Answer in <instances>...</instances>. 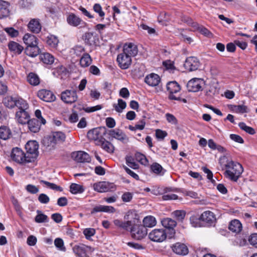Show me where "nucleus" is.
<instances>
[{
  "label": "nucleus",
  "instance_id": "nucleus-44",
  "mask_svg": "<svg viewBox=\"0 0 257 257\" xmlns=\"http://www.w3.org/2000/svg\"><path fill=\"white\" fill-rule=\"evenodd\" d=\"M125 161L126 165L133 169H137L139 167L138 164L135 162L134 158L131 156L125 157Z\"/></svg>",
  "mask_w": 257,
  "mask_h": 257
},
{
  "label": "nucleus",
  "instance_id": "nucleus-64",
  "mask_svg": "<svg viewBox=\"0 0 257 257\" xmlns=\"http://www.w3.org/2000/svg\"><path fill=\"white\" fill-rule=\"evenodd\" d=\"M249 243L255 247H257V233H253L248 237Z\"/></svg>",
  "mask_w": 257,
  "mask_h": 257
},
{
  "label": "nucleus",
  "instance_id": "nucleus-54",
  "mask_svg": "<svg viewBox=\"0 0 257 257\" xmlns=\"http://www.w3.org/2000/svg\"><path fill=\"white\" fill-rule=\"evenodd\" d=\"M191 224L192 226L194 227H200L201 226L200 216L198 217L195 215H193L190 218Z\"/></svg>",
  "mask_w": 257,
  "mask_h": 257
},
{
  "label": "nucleus",
  "instance_id": "nucleus-14",
  "mask_svg": "<svg viewBox=\"0 0 257 257\" xmlns=\"http://www.w3.org/2000/svg\"><path fill=\"white\" fill-rule=\"evenodd\" d=\"M67 22L69 25L73 27L80 26V27H84L86 25V23L80 18L73 13H71L67 16Z\"/></svg>",
  "mask_w": 257,
  "mask_h": 257
},
{
  "label": "nucleus",
  "instance_id": "nucleus-3",
  "mask_svg": "<svg viewBox=\"0 0 257 257\" xmlns=\"http://www.w3.org/2000/svg\"><path fill=\"white\" fill-rule=\"evenodd\" d=\"M124 219L125 221L115 219L113 220V223L118 228L128 230L131 229L133 224L138 222L139 216L136 211L130 210L124 215Z\"/></svg>",
  "mask_w": 257,
  "mask_h": 257
},
{
  "label": "nucleus",
  "instance_id": "nucleus-16",
  "mask_svg": "<svg viewBox=\"0 0 257 257\" xmlns=\"http://www.w3.org/2000/svg\"><path fill=\"white\" fill-rule=\"evenodd\" d=\"M72 157L76 161L80 163L89 162L91 161L89 154L83 151L73 152Z\"/></svg>",
  "mask_w": 257,
  "mask_h": 257
},
{
  "label": "nucleus",
  "instance_id": "nucleus-9",
  "mask_svg": "<svg viewBox=\"0 0 257 257\" xmlns=\"http://www.w3.org/2000/svg\"><path fill=\"white\" fill-rule=\"evenodd\" d=\"M11 157L12 159L20 164H25L29 163V159L27 157L23 151L19 148H14L11 152Z\"/></svg>",
  "mask_w": 257,
  "mask_h": 257
},
{
  "label": "nucleus",
  "instance_id": "nucleus-42",
  "mask_svg": "<svg viewBox=\"0 0 257 257\" xmlns=\"http://www.w3.org/2000/svg\"><path fill=\"white\" fill-rule=\"evenodd\" d=\"M84 191L82 185L76 183H72L70 186V191L74 194L81 193Z\"/></svg>",
  "mask_w": 257,
  "mask_h": 257
},
{
  "label": "nucleus",
  "instance_id": "nucleus-24",
  "mask_svg": "<svg viewBox=\"0 0 257 257\" xmlns=\"http://www.w3.org/2000/svg\"><path fill=\"white\" fill-rule=\"evenodd\" d=\"M97 145L100 146L101 148L108 153L112 154L114 152V147L113 144L104 138L99 141Z\"/></svg>",
  "mask_w": 257,
  "mask_h": 257
},
{
  "label": "nucleus",
  "instance_id": "nucleus-55",
  "mask_svg": "<svg viewBox=\"0 0 257 257\" xmlns=\"http://www.w3.org/2000/svg\"><path fill=\"white\" fill-rule=\"evenodd\" d=\"M172 214L177 220L182 221L185 216L186 212L183 210H176Z\"/></svg>",
  "mask_w": 257,
  "mask_h": 257
},
{
  "label": "nucleus",
  "instance_id": "nucleus-40",
  "mask_svg": "<svg viewBox=\"0 0 257 257\" xmlns=\"http://www.w3.org/2000/svg\"><path fill=\"white\" fill-rule=\"evenodd\" d=\"M74 253L79 257H86V251L84 246L75 245L73 247Z\"/></svg>",
  "mask_w": 257,
  "mask_h": 257
},
{
  "label": "nucleus",
  "instance_id": "nucleus-18",
  "mask_svg": "<svg viewBox=\"0 0 257 257\" xmlns=\"http://www.w3.org/2000/svg\"><path fill=\"white\" fill-rule=\"evenodd\" d=\"M38 96L43 101L46 102L54 101L56 97L54 94L50 90L42 89L38 91Z\"/></svg>",
  "mask_w": 257,
  "mask_h": 257
},
{
  "label": "nucleus",
  "instance_id": "nucleus-52",
  "mask_svg": "<svg viewBox=\"0 0 257 257\" xmlns=\"http://www.w3.org/2000/svg\"><path fill=\"white\" fill-rule=\"evenodd\" d=\"M0 8V19L6 18L9 16L10 11L8 9L9 4L7 6H2Z\"/></svg>",
  "mask_w": 257,
  "mask_h": 257
},
{
  "label": "nucleus",
  "instance_id": "nucleus-8",
  "mask_svg": "<svg viewBox=\"0 0 257 257\" xmlns=\"http://www.w3.org/2000/svg\"><path fill=\"white\" fill-rule=\"evenodd\" d=\"M205 85V81L202 78H194L189 80L187 84L189 91L198 92L202 90Z\"/></svg>",
  "mask_w": 257,
  "mask_h": 257
},
{
  "label": "nucleus",
  "instance_id": "nucleus-37",
  "mask_svg": "<svg viewBox=\"0 0 257 257\" xmlns=\"http://www.w3.org/2000/svg\"><path fill=\"white\" fill-rule=\"evenodd\" d=\"M16 105L19 108V110H27L29 108V104L27 101L19 97H16Z\"/></svg>",
  "mask_w": 257,
  "mask_h": 257
},
{
  "label": "nucleus",
  "instance_id": "nucleus-27",
  "mask_svg": "<svg viewBox=\"0 0 257 257\" xmlns=\"http://www.w3.org/2000/svg\"><path fill=\"white\" fill-rule=\"evenodd\" d=\"M200 219L208 223H212L215 221L214 213L210 211H206L203 212L200 216Z\"/></svg>",
  "mask_w": 257,
  "mask_h": 257
},
{
  "label": "nucleus",
  "instance_id": "nucleus-15",
  "mask_svg": "<svg viewBox=\"0 0 257 257\" xmlns=\"http://www.w3.org/2000/svg\"><path fill=\"white\" fill-rule=\"evenodd\" d=\"M113 184L108 182H99L93 184V187L98 192H105L113 188Z\"/></svg>",
  "mask_w": 257,
  "mask_h": 257
},
{
  "label": "nucleus",
  "instance_id": "nucleus-22",
  "mask_svg": "<svg viewBox=\"0 0 257 257\" xmlns=\"http://www.w3.org/2000/svg\"><path fill=\"white\" fill-rule=\"evenodd\" d=\"M29 30L33 33H39L42 28L40 21L37 19H32L28 25Z\"/></svg>",
  "mask_w": 257,
  "mask_h": 257
},
{
  "label": "nucleus",
  "instance_id": "nucleus-25",
  "mask_svg": "<svg viewBox=\"0 0 257 257\" xmlns=\"http://www.w3.org/2000/svg\"><path fill=\"white\" fill-rule=\"evenodd\" d=\"M8 46L10 51L15 55H20L24 50L21 45L14 41H10Z\"/></svg>",
  "mask_w": 257,
  "mask_h": 257
},
{
  "label": "nucleus",
  "instance_id": "nucleus-1",
  "mask_svg": "<svg viewBox=\"0 0 257 257\" xmlns=\"http://www.w3.org/2000/svg\"><path fill=\"white\" fill-rule=\"evenodd\" d=\"M138 53V47L136 45L132 43L125 44L122 52L117 57L118 66L122 69H127L132 64V58L136 56Z\"/></svg>",
  "mask_w": 257,
  "mask_h": 257
},
{
  "label": "nucleus",
  "instance_id": "nucleus-33",
  "mask_svg": "<svg viewBox=\"0 0 257 257\" xmlns=\"http://www.w3.org/2000/svg\"><path fill=\"white\" fill-rule=\"evenodd\" d=\"M12 136V132L9 127L3 125L0 127V138L4 140L10 139Z\"/></svg>",
  "mask_w": 257,
  "mask_h": 257
},
{
  "label": "nucleus",
  "instance_id": "nucleus-57",
  "mask_svg": "<svg viewBox=\"0 0 257 257\" xmlns=\"http://www.w3.org/2000/svg\"><path fill=\"white\" fill-rule=\"evenodd\" d=\"M73 50L74 53L77 56H82L84 53H86L85 52L84 48L81 46H76Z\"/></svg>",
  "mask_w": 257,
  "mask_h": 257
},
{
  "label": "nucleus",
  "instance_id": "nucleus-58",
  "mask_svg": "<svg viewBox=\"0 0 257 257\" xmlns=\"http://www.w3.org/2000/svg\"><path fill=\"white\" fill-rule=\"evenodd\" d=\"M202 170L203 171L207 174V179L210 180V181L212 183H215V181L213 179V173L212 172L208 169L207 168L205 167H203L202 168Z\"/></svg>",
  "mask_w": 257,
  "mask_h": 257
},
{
  "label": "nucleus",
  "instance_id": "nucleus-6",
  "mask_svg": "<svg viewBox=\"0 0 257 257\" xmlns=\"http://www.w3.org/2000/svg\"><path fill=\"white\" fill-rule=\"evenodd\" d=\"M182 21L187 23L189 26H191L192 30L194 31H198L200 33L207 37H210L212 35L211 33L208 29L198 23L193 22L189 17L183 16L182 18Z\"/></svg>",
  "mask_w": 257,
  "mask_h": 257
},
{
  "label": "nucleus",
  "instance_id": "nucleus-63",
  "mask_svg": "<svg viewBox=\"0 0 257 257\" xmlns=\"http://www.w3.org/2000/svg\"><path fill=\"white\" fill-rule=\"evenodd\" d=\"M38 199L39 201L42 204H47L50 201V198L49 196L44 193L40 194L38 197Z\"/></svg>",
  "mask_w": 257,
  "mask_h": 257
},
{
  "label": "nucleus",
  "instance_id": "nucleus-48",
  "mask_svg": "<svg viewBox=\"0 0 257 257\" xmlns=\"http://www.w3.org/2000/svg\"><path fill=\"white\" fill-rule=\"evenodd\" d=\"M135 158L138 162L142 165H147L148 164V161L146 156L140 153L135 154Z\"/></svg>",
  "mask_w": 257,
  "mask_h": 257
},
{
  "label": "nucleus",
  "instance_id": "nucleus-43",
  "mask_svg": "<svg viewBox=\"0 0 257 257\" xmlns=\"http://www.w3.org/2000/svg\"><path fill=\"white\" fill-rule=\"evenodd\" d=\"M117 102V104H114L113 106L116 111L119 113L122 112L126 106V102L121 99H118Z\"/></svg>",
  "mask_w": 257,
  "mask_h": 257
},
{
  "label": "nucleus",
  "instance_id": "nucleus-10",
  "mask_svg": "<svg viewBox=\"0 0 257 257\" xmlns=\"http://www.w3.org/2000/svg\"><path fill=\"white\" fill-rule=\"evenodd\" d=\"M149 237L152 241L161 242L166 239L167 234L163 229H154L149 233Z\"/></svg>",
  "mask_w": 257,
  "mask_h": 257
},
{
  "label": "nucleus",
  "instance_id": "nucleus-45",
  "mask_svg": "<svg viewBox=\"0 0 257 257\" xmlns=\"http://www.w3.org/2000/svg\"><path fill=\"white\" fill-rule=\"evenodd\" d=\"M58 38L54 35H50L47 37V43L52 48H56L58 44Z\"/></svg>",
  "mask_w": 257,
  "mask_h": 257
},
{
  "label": "nucleus",
  "instance_id": "nucleus-5",
  "mask_svg": "<svg viewBox=\"0 0 257 257\" xmlns=\"http://www.w3.org/2000/svg\"><path fill=\"white\" fill-rule=\"evenodd\" d=\"M167 90L169 93V98L172 100H175L183 101L186 103V100L185 98H181L177 94L180 91L181 88L180 85L176 81H171L167 83Z\"/></svg>",
  "mask_w": 257,
  "mask_h": 257
},
{
  "label": "nucleus",
  "instance_id": "nucleus-13",
  "mask_svg": "<svg viewBox=\"0 0 257 257\" xmlns=\"http://www.w3.org/2000/svg\"><path fill=\"white\" fill-rule=\"evenodd\" d=\"M185 68L189 71L197 70L200 66V62L195 57H188L184 64Z\"/></svg>",
  "mask_w": 257,
  "mask_h": 257
},
{
  "label": "nucleus",
  "instance_id": "nucleus-29",
  "mask_svg": "<svg viewBox=\"0 0 257 257\" xmlns=\"http://www.w3.org/2000/svg\"><path fill=\"white\" fill-rule=\"evenodd\" d=\"M23 41L27 46L38 45L37 38L33 35L26 34L23 37Z\"/></svg>",
  "mask_w": 257,
  "mask_h": 257
},
{
  "label": "nucleus",
  "instance_id": "nucleus-23",
  "mask_svg": "<svg viewBox=\"0 0 257 257\" xmlns=\"http://www.w3.org/2000/svg\"><path fill=\"white\" fill-rule=\"evenodd\" d=\"M161 80L159 76L155 73H151L145 77V82L151 86H156L159 84Z\"/></svg>",
  "mask_w": 257,
  "mask_h": 257
},
{
  "label": "nucleus",
  "instance_id": "nucleus-26",
  "mask_svg": "<svg viewBox=\"0 0 257 257\" xmlns=\"http://www.w3.org/2000/svg\"><path fill=\"white\" fill-rule=\"evenodd\" d=\"M161 223L164 227L171 230V234H175V230H174V228L176 226L177 224L176 221L170 218H166L162 220Z\"/></svg>",
  "mask_w": 257,
  "mask_h": 257
},
{
  "label": "nucleus",
  "instance_id": "nucleus-34",
  "mask_svg": "<svg viewBox=\"0 0 257 257\" xmlns=\"http://www.w3.org/2000/svg\"><path fill=\"white\" fill-rule=\"evenodd\" d=\"M229 229L232 232L238 233L242 229V224L238 220L234 219L230 222Z\"/></svg>",
  "mask_w": 257,
  "mask_h": 257
},
{
  "label": "nucleus",
  "instance_id": "nucleus-36",
  "mask_svg": "<svg viewBox=\"0 0 257 257\" xmlns=\"http://www.w3.org/2000/svg\"><path fill=\"white\" fill-rule=\"evenodd\" d=\"M92 63V59L88 53H84L80 59V65L82 67H86Z\"/></svg>",
  "mask_w": 257,
  "mask_h": 257
},
{
  "label": "nucleus",
  "instance_id": "nucleus-60",
  "mask_svg": "<svg viewBox=\"0 0 257 257\" xmlns=\"http://www.w3.org/2000/svg\"><path fill=\"white\" fill-rule=\"evenodd\" d=\"M35 116L37 119L36 120H39V122L42 124H45L46 122L45 119L42 116V113L40 110L37 109L35 112Z\"/></svg>",
  "mask_w": 257,
  "mask_h": 257
},
{
  "label": "nucleus",
  "instance_id": "nucleus-17",
  "mask_svg": "<svg viewBox=\"0 0 257 257\" xmlns=\"http://www.w3.org/2000/svg\"><path fill=\"white\" fill-rule=\"evenodd\" d=\"M66 138L65 135L61 132H54L51 136L48 138V141L50 142V145L53 146L58 143L63 142Z\"/></svg>",
  "mask_w": 257,
  "mask_h": 257
},
{
  "label": "nucleus",
  "instance_id": "nucleus-62",
  "mask_svg": "<svg viewBox=\"0 0 257 257\" xmlns=\"http://www.w3.org/2000/svg\"><path fill=\"white\" fill-rule=\"evenodd\" d=\"M84 40L85 42L89 44V45H92L93 42V34L92 33H86L85 34V35L84 36Z\"/></svg>",
  "mask_w": 257,
  "mask_h": 257
},
{
  "label": "nucleus",
  "instance_id": "nucleus-11",
  "mask_svg": "<svg viewBox=\"0 0 257 257\" xmlns=\"http://www.w3.org/2000/svg\"><path fill=\"white\" fill-rule=\"evenodd\" d=\"M61 100L65 103L71 104L76 102L78 99L75 90H66L61 94Z\"/></svg>",
  "mask_w": 257,
  "mask_h": 257
},
{
  "label": "nucleus",
  "instance_id": "nucleus-38",
  "mask_svg": "<svg viewBox=\"0 0 257 257\" xmlns=\"http://www.w3.org/2000/svg\"><path fill=\"white\" fill-rule=\"evenodd\" d=\"M27 81L32 85L36 86L40 83L39 76L34 73H30L27 76Z\"/></svg>",
  "mask_w": 257,
  "mask_h": 257
},
{
  "label": "nucleus",
  "instance_id": "nucleus-61",
  "mask_svg": "<svg viewBox=\"0 0 257 257\" xmlns=\"http://www.w3.org/2000/svg\"><path fill=\"white\" fill-rule=\"evenodd\" d=\"M247 107L244 105H234L233 108L234 111L237 113H244L246 112Z\"/></svg>",
  "mask_w": 257,
  "mask_h": 257
},
{
  "label": "nucleus",
  "instance_id": "nucleus-53",
  "mask_svg": "<svg viewBox=\"0 0 257 257\" xmlns=\"http://www.w3.org/2000/svg\"><path fill=\"white\" fill-rule=\"evenodd\" d=\"M239 127L250 135H253L255 134L254 130L248 126H247L244 122H240L238 124Z\"/></svg>",
  "mask_w": 257,
  "mask_h": 257
},
{
  "label": "nucleus",
  "instance_id": "nucleus-46",
  "mask_svg": "<svg viewBox=\"0 0 257 257\" xmlns=\"http://www.w3.org/2000/svg\"><path fill=\"white\" fill-rule=\"evenodd\" d=\"M152 171L155 174L163 175L164 173L162 167L158 163H153L151 167Z\"/></svg>",
  "mask_w": 257,
  "mask_h": 257
},
{
  "label": "nucleus",
  "instance_id": "nucleus-59",
  "mask_svg": "<svg viewBox=\"0 0 257 257\" xmlns=\"http://www.w3.org/2000/svg\"><path fill=\"white\" fill-rule=\"evenodd\" d=\"M4 30L11 37H16L18 36L19 35L18 31L15 30L14 28L12 27L6 28L4 29Z\"/></svg>",
  "mask_w": 257,
  "mask_h": 257
},
{
  "label": "nucleus",
  "instance_id": "nucleus-7",
  "mask_svg": "<svg viewBox=\"0 0 257 257\" xmlns=\"http://www.w3.org/2000/svg\"><path fill=\"white\" fill-rule=\"evenodd\" d=\"M131 233L133 238L141 240L147 235L148 230L142 225H134L131 228Z\"/></svg>",
  "mask_w": 257,
  "mask_h": 257
},
{
  "label": "nucleus",
  "instance_id": "nucleus-20",
  "mask_svg": "<svg viewBox=\"0 0 257 257\" xmlns=\"http://www.w3.org/2000/svg\"><path fill=\"white\" fill-rule=\"evenodd\" d=\"M173 252L180 255H186L188 252V249L187 246L180 242H177L171 246Z\"/></svg>",
  "mask_w": 257,
  "mask_h": 257
},
{
  "label": "nucleus",
  "instance_id": "nucleus-51",
  "mask_svg": "<svg viewBox=\"0 0 257 257\" xmlns=\"http://www.w3.org/2000/svg\"><path fill=\"white\" fill-rule=\"evenodd\" d=\"M41 183H43L44 184L46 185L47 187H48V188H49L52 190H57V191H59L60 192L63 191V189L62 187H61L55 184L50 183V182L46 181H43V180L41 181Z\"/></svg>",
  "mask_w": 257,
  "mask_h": 257
},
{
  "label": "nucleus",
  "instance_id": "nucleus-12",
  "mask_svg": "<svg viewBox=\"0 0 257 257\" xmlns=\"http://www.w3.org/2000/svg\"><path fill=\"white\" fill-rule=\"evenodd\" d=\"M108 134L110 137L115 139L122 143H127L129 140L125 134L122 130L118 128L109 130Z\"/></svg>",
  "mask_w": 257,
  "mask_h": 257
},
{
  "label": "nucleus",
  "instance_id": "nucleus-19",
  "mask_svg": "<svg viewBox=\"0 0 257 257\" xmlns=\"http://www.w3.org/2000/svg\"><path fill=\"white\" fill-rule=\"evenodd\" d=\"M15 119L20 124H26L30 120V115L27 110H18L16 112Z\"/></svg>",
  "mask_w": 257,
  "mask_h": 257
},
{
  "label": "nucleus",
  "instance_id": "nucleus-2",
  "mask_svg": "<svg viewBox=\"0 0 257 257\" xmlns=\"http://www.w3.org/2000/svg\"><path fill=\"white\" fill-rule=\"evenodd\" d=\"M225 176L231 181H237L243 171V167L239 163L232 160H227L225 164Z\"/></svg>",
  "mask_w": 257,
  "mask_h": 257
},
{
  "label": "nucleus",
  "instance_id": "nucleus-47",
  "mask_svg": "<svg viewBox=\"0 0 257 257\" xmlns=\"http://www.w3.org/2000/svg\"><path fill=\"white\" fill-rule=\"evenodd\" d=\"M93 10L96 13L98 14L101 18L100 21H103L105 16V13L102 11L100 5L99 4H95L93 7Z\"/></svg>",
  "mask_w": 257,
  "mask_h": 257
},
{
  "label": "nucleus",
  "instance_id": "nucleus-30",
  "mask_svg": "<svg viewBox=\"0 0 257 257\" xmlns=\"http://www.w3.org/2000/svg\"><path fill=\"white\" fill-rule=\"evenodd\" d=\"M25 53L29 56L35 57L39 54L40 49L38 45L27 46L25 50Z\"/></svg>",
  "mask_w": 257,
  "mask_h": 257
},
{
  "label": "nucleus",
  "instance_id": "nucleus-41",
  "mask_svg": "<svg viewBox=\"0 0 257 257\" xmlns=\"http://www.w3.org/2000/svg\"><path fill=\"white\" fill-rule=\"evenodd\" d=\"M37 215L35 216V221L37 223H44L49 222L48 217L43 213L40 210H37Z\"/></svg>",
  "mask_w": 257,
  "mask_h": 257
},
{
  "label": "nucleus",
  "instance_id": "nucleus-21",
  "mask_svg": "<svg viewBox=\"0 0 257 257\" xmlns=\"http://www.w3.org/2000/svg\"><path fill=\"white\" fill-rule=\"evenodd\" d=\"M87 138L90 140L96 142V145L99 143V141L101 139H103L101 135L100 128H95L88 131L87 133Z\"/></svg>",
  "mask_w": 257,
  "mask_h": 257
},
{
  "label": "nucleus",
  "instance_id": "nucleus-31",
  "mask_svg": "<svg viewBox=\"0 0 257 257\" xmlns=\"http://www.w3.org/2000/svg\"><path fill=\"white\" fill-rule=\"evenodd\" d=\"M40 59L44 64L51 65L54 62V56L47 52L42 53L40 54Z\"/></svg>",
  "mask_w": 257,
  "mask_h": 257
},
{
  "label": "nucleus",
  "instance_id": "nucleus-32",
  "mask_svg": "<svg viewBox=\"0 0 257 257\" xmlns=\"http://www.w3.org/2000/svg\"><path fill=\"white\" fill-rule=\"evenodd\" d=\"M115 211V208L111 206L98 205L94 207L92 212H104L107 213H114Z\"/></svg>",
  "mask_w": 257,
  "mask_h": 257
},
{
  "label": "nucleus",
  "instance_id": "nucleus-4",
  "mask_svg": "<svg viewBox=\"0 0 257 257\" xmlns=\"http://www.w3.org/2000/svg\"><path fill=\"white\" fill-rule=\"evenodd\" d=\"M39 144L36 141H30L25 145L28 162H33L38 156Z\"/></svg>",
  "mask_w": 257,
  "mask_h": 257
},
{
  "label": "nucleus",
  "instance_id": "nucleus-39",
  "mask_svg": "<svg viewBox=\"0 0 257 257\" xmlns=\"http://www.w3.org/2000/svg\"><path fill=\"white\" fill-rule=\"evenodd\" d=\"M16 101V97L8 96L4 99L3 103L6 107L12 108L15 106Z\"/></svg>",
  "mask_w": 257,
  "mask_h": 257
},
{
  "label": "nucleus",
  "instance_id": "nucleus-50",
  "mask_svg": "<svg viewBox=\"0 0 257 257\" xmlns=\"http://www.w3.org/2000/svg\"><path fill=\"white\" fill-rule=\"evenodd\" d=\"M146 122L144 119L141 120L135 126H129V129L131 131H134L137 130H142L144 128Z\"/></svg>",
  "mask_w": 257,
  "mask_h": 257
},
{
  "label": "nucleus",
  "instance_id": "nucleus-49",
  "mask_svg": "<svg viewBox=\"0 0 257 257\" xmlns=\"http://www.w3.org/2000/svg\"><path fill=\"white\" fill-rule=\"evenodd\" d=\"M55 246L60 250L65 251L66 248L64 246V241L61 238H56L54 240Z\"/></svg>",
  "mask_w": 257,
  "mask_h": 257
},
{
  "label": "nucleus",
  "instance_id": "nucleus-35",
  "mask_svg": "<svg viewBox=\"0 0 257 257\" xmlns=\"http://www.w3.org/2000/svg\"><path fill=\"white\" fill-rule=\"evenodd\" d=\"M143 226L145 227H153L156 225L157 221L155 217L149 215L146 216L143 220Z\"/></svg>",
  "mask_w": 257,
  "mask_h": 257
},
{
  "label": "nucleus",
  "instance_id": "nucleus-28",
  "mask_svg": "<svg viewBox=\"0 0 257 257\" xmlns=\"http://www.w3.org/2000/svg\"><path fill=\"white\" fill-rule=\"evenodd\" d=\"M27 123L30 131L34 133L39 131L41 125L42 124L39 122V120L35 118L30 119Z\"/></svg>",
  "mask_w": 257,
  "mask_h": 257
},
{
  "label": "nucleus",
  "instance_id": "nucleus-56",
  "mask_svg": "<svg viewBox=\"0 0 257 257\" xmlns=\"http://www.w3.org/2000/svg\"><path fill=\"white\" fill-rule=\"evenodd\" d=\"M83 233L85 235L86 238L87 239H89L91 238V237H92L95 234V230L94 228H85L83 230Z\"/></svg>",
  "mask_w": 257,
  "mask_h": 257
}]
</instances>
